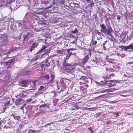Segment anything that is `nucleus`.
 I'll return each mask as SVG.
<instances>
[{"instance_id": "nucleus-1", "label": "nucleus", "mask_w": 133, "mask_h": 133, "mask_svg": "<svg viewBox=\"0 0 133 133\" xmlns=\"http://www.w3.org/2000/svg\"><path fill=\"white\" fill-rule=\"evenodd\" d=\"M66 52L67 54L66 56L64 58V61L62 65L65 68L66 72L68 74L74 75L75 74L74 71L75 69L74 66L71 64L67 63H66V60L68 59L72 55V52H68L67 51Z\"/></svg>"}, {"instance_id": "nucleus-2", "label": "nucleus", "mask_w": 133, "mask_h": 133, "mask_svg": "<svg viewBox=\"0 0 133 133\" xmlns=\"http://www.w3.org/2000/svg\"><path fill=\"white\" fill-rule=\"evenodd\" d=\"M29 23V22L27 20H23L17 23L18 27L16 26V27L15 28V29L20 30L23 28H27L26 25L28 24Z\"/></svg>"}, {"instance_id": "nucleus-3", "label": "nucleus", "mask_w": 133, "mask_h": 133, "mask_svg": "<svg viewBox=\"0 0 133 133\" xmlns=\"http://www.w3.org/2000/svg\"><path fill=\"white\" fill-rule=\"evenodd\" d=\"M30 36H31L30 33L28 32H26L23 36L24 38L23 40V43H26L28 41L29 38L30 37Z\"/></svg>"}, {"instance_id": "nucleus-4", "label": "nucleus", "mask_w": 133, "mask_h": 133, "mask_svg": "<svg viewBox=\"0 0 133 133\" xmlns=\"http://www.w3.org/2000/svg\"><path fill=\"white\" fill-rule=\"evenodd\" d=\"M113 31H114L112 28L110 27L107 29L104 33L113 38V37L112 34L111 32Z\"/></svg>"}, {"instance_id": "nucleus-5", "label": "nucleus", "mask_w": 133, "mask_h": 133, "mask_svg": "<svg viewBox=\"0 0 133 133\" xmlns=\"http://www.w3.org/2000/svg\"><path fill=\"white\" fill-rule=\"evenodd\" d=\"M27 96V93L25 91H22L20 94H18L17 97L18 98H22Z\"/></svg>"}, {"instance_id": "nucleus-6", "label": "nucleus", "mask_w": 133, "mask_h": 133, "mask_svg": "<svg viewBox=\"0 0 133 133\" xmlns=\"http://www.w3.org/2000/svg\"><path fill=\"white\" fill-rule=\"evenodd\" d=\"M100 27L101 28L100 31L101 32L104 33L107 29L106 27L104 24H102L100 25Z\"/></svg>"}, {"instance_id": "nucleus-7", "label": "nucleus", "mask_w": 133, "mask_h": 133, "mask_svg": "<svg viewBox=\"0 0 133 133\" xmlns=\"http://www.w3.org/2000/svg\"><path fill=\"white\" fill-rule=\"evenodd\" d=\"M8 37V36L6 34H5L2 35H1L0 38L3 41H5L7 40Z\"/></svg>"}, {"instance_id": "nucleus-8", "label": "nucleus", "mask_w": 133, "mask_h": 133, "mask_svg": "<svg viewBox=\"0 0 133 133\" xmlns=\"http://www.w3.org/2000/svg\"><path fill=\"white\" fill-rule=\"evenodd\" d=\"M23 102V99H17L15 102L16 104L17 105H20Z\"/></svg>"}, {"instance_id": "nucleus-9", "label": "nucleus", "mask_w": 133, "mask_h": 133, "mask_svg": "<svg viewBox=\"0 0 133 133\" xmlns=\"http://www.w3.org/2000/svg\"><path fill=\"white\" fill-rule=\"evenodd\" d=\"M41 78L44 79H49V76L48 74H44L41 76Z\"/></svg>"}, {"instance_id": "nucleus-10", "label": "nucleus", "mask_w": 133, "mask_h": 133, "mask_svg": "<svg viewBox=\"0 0 133 133\" xmlns=\"http://www.w3.org/2000/svg\"><path fill=\"white\" fill-rule=\"evenodd\" d=\"M21 84H22V86L26 87L28 83V81H22L21 82Z\"/></svg>"}, {"instance_id": "nucleus-11", "label": "nucleus", "mask_w": 133, "mask_h": 133, "mask_svg": "<svg viewBox=\"0 0 133 133\" xmlns=\"http://www.w3.org/2000/svg\"><path fill=\"white\" fill-rule=\"evenodd\" d=\"M13 61L11 59L8 61H6V65H8V68L10 67V65L12 63Z\"/></svg>"}, {"instance_id": "nucleus-12", "label": "nucleus", "mask_w": 133, "mask_h": 133, "mask_svg": "<svg viewBox=\"0 0 133 133\" xmlns=\"http://www.w3.org/2000/svg\"><path fill=\"white\" fill-rule=\"evenodd\" d=\"M128 49H131L130 50L131 52L133 51V43L127 46Z\"/></svg>"}, {"instance_id": "nucleus-13", "label": "nucleus", "mask_w": 133, "mask_h": 133, "mask_svg": "<svg viewBox=\"0 0 133 133\" xmlns=\"http://www.w3.org/2000/svg\"><path fill=\"white\" fill-rule=\"evenodd\" d=\"M47 47V46L45 45H43L42 46V48L40 49L39 51L38 52V53L44 51L45 49Z\"/></svg>"}, {"instance_id": "nucleus-14", "label": "nucleus", "mask_w": 133, "mask_h": 133, "mask_svg": "<svg viewBox=\"0 0 133 133\" xmlns=\"http://www.w3.org/2000/svg\"><path fill=\"white\" fill-rule=\"evenodd\" d=\"M19 47H13L12 48H11L10 49V51H12V52H15V51H16L18 49L20 48Z\"/></svg>"}, {"instance_id": "nucleus-15", "label": "nucleus", "mask_w": 133, "mask_h": 133, "mask_svg": "<svg viewBox=\"0 0 133 133\" xmlns=\"http://www.w3.org/2000/svg\"><path fill=\"white\" fill-rule=\"evenodd\" d=\"M89 58V56L88 55H87L85 56L83 59V60L84 61V62H86L88 61V58Z\"/></svg>"}, {"instance_id": "nucleus-16", "label": "nucleus", "mask_w": 133, "mask_h": 133, "mask_svg": "<svg viewBox=\"0 0 133 133\" xmlns=\"http://www.w3.org/2000/svg\"><path fill=\"white\" fill-rule=\"evenodd\" d=\"M78 109V107H77V105L76 104H75L71 107V110H74Z\"/></svg>"}, {"instance_id": "nucleus-17", "label": "nucleus", "mask_w": 133, "mask_h": 133, "mask_svg": "<svg viewBox=\"0 0 133 133\" xmlns=\"http://www.w3.org/2000/svg\"><path fill=\"white\" fill-rule=\"evenodd\" d=\"M107 82H112V83H118V80H108L107 81Z\"/></svg>"}, {"instance_id": "nucleus-18", "label": "nucleus", "mask_w": 133, "mask_h": 133, "mask_svg": "<svg viewBox=\"0 0 133 133\" xmlns=\"http://www.w3.org/2000/svg\"><path fill=\"white\" fill-rule=\"evenodd\" d=\"M121 112L119 111L116 112H114L113 114L116 115V117H118L119 116V114H121Z\"/></svg>"}, {"instance_id": "nucleus-19", "label": "nucleus", "mask_w": 133, "mask_h": 133, "mask_svg": "<svg viewBox=\"0 0 133 133\" xmlns=\"http://www.w3.org/2000/svg\"><path fill=\"white\" fill-rule=\"evenodd\" d=\"M72 97V95H70L68 96V97H66V101H69Z\"/></svg>"}, {"instance_id": "nucleus-20", "label": "nucleus", "mask_w": 133, "mask_h": 133, "mask_svg": "<svg viewBox=\"0 0 133 133\" xmlns=\"http://www.w3.org/2000/svg\"><path fill=\"white\" fill-rule=\"evenodd\" d=\"M71 33L72 34H75L78 32V31L76 28L74 30H72L71 31Z\"/></svg>"}, {"instance_id": "nucleus-21", "label": "nucleus", "mask_w": 133, "mask_h": 133, "mask_svg": "<svg viewBox=\"0 0 133 133\" xmlns=\"http://www.w3.org/2000/svg\"><path fill=\"white\" fill-rule=\"evenodd\" d=\"M128 50L127 46H123V51H127Z\"/></svg>"}, {"instance_id": "nucleus-22", "label": "nucleus", "mask_w": 133, "mask_h": 133, "mask_svg": "<svg viewBox=\"0 0 133 133\" xmlns=\"http://www.w3.org/2000/svg\"><path fill=\"white\" fill-rule=\"evenodd\" d=\"M47 106V104H42L40 105L39 106L40 108H44L45 107Z\"/></svg>"}, {"instance_id": "nucleus-23", "label": "nucleus", "mask_w": 133, "mask_h": 133, "mask_svg": "<svg viewBox=\"0 0 133 133\" xmlns=\"http://www.w3.org/2000/svg\"><path fill=\"white\" fill-rule=\"evenodd\" d=\"M75 50H76V49H75L73 48H70V49H67L66 51H67L68 52H71V51Z\"/></svg>"}, {"instance_id": "nucleus-24", "label": "nucleus", "mask_w": 133, "mask_h": 133, "mask_svg": "<svg viewBox=\"0 0 133 133\" xmlns=\"http://www.w3.org/2000/svg\"><path fill=\"white\" fill-rule=\"evenodd\" d=\"M37 45V44L36 43H33L32 45L31 46L32 48H35L36 47Z\"/></svg>"}, {"instance_id": "nucleus-25", "label": "nucleus", "mask_w": 133, "mask_h": 133, "mask_svg": "<svg viewBox=\"0 0 133 133\" xmlns=\"http://www.w3.org/2000/svg\"><path fill=\"white\" fill-rule=\"evenodd\" d=\"M46 63L45 64H43V66H45V67H49L50 65V63L49 62H48Z\"/></svg>"}, {"instance_id": "nucleus-26", "label": "nucleus", "mask_w": 133, "mask_h": 133, "mask_svg": "<svg viewBox=\"0 0 133 133\" xmlns=\"http://www.w3.org/2000/svg\"><path fill=\"white\" fill-rule=\"evenodd\" d=\"M39 132V131L38 130H33L31 132V133H38Z\"/></svg>"}, {"instance_id": "nucleus-27", "label": "nucleus", "mask_w": 133, "mask_h": 133, "mask_svg": "<svg viewBox=\"0 0 133 133\" xmlns=\"http://www.w3.org/2000/svg\"><path fill=\"white\" fill-rule=\"evenodd\" d=\"M32 100V98H30L26 100V103H27L28 102H31Z\"/></svg>"}, {"instance_id": "nucleus-28", "label": "nucleus", "mask_w": 133, "mask_h": 133, "mask_svg": "<svg viewBox=\"0 0 133 133\" xmlns=\"http://www.w3.org/2000/svg\"><path fill=\"white\" fill-rule=\"evenodd\" d=\"M115 85V84H112L111 83H110L108 84L107 86H109V87H111Z\"/></svg>"}, {"instance_id": "nucleus-29", "label": "nucleus", "mask_w": 133, "mask_h": 133, "mask_svg": "<svg viewBox=\"0 0 133 133\" xmlns=\"http://www.w3.org/2000/svg\"><path fill=\"white\" fill-rule=\"evenodd\" d=\"M54 77L53 75H52L51 74V79L49 82V83H51L53 81H52V80L54 78Z\"/></svg>"}, {"instance_id": "nucleus-30", "label": "nucleus", "mask_w": 133, "mask_h": 133, "mask_svg": "<svg viewBox=\"0 0 133 133\" xmlns=\"http://www.w3.org/2000/svg\"><path fill=\"white\" fill-rule=\"evenodd\" d=\"M37 81L36 80H35V81H34V80H33L32 81V82L33 83V84L34 86H35L36 85V82H37Z\"/></svg>"}, {"instance_id": "nucleus-31", "label": "nucleus", "mask_w": 133, "mask_h": 133, "mask_svg": "<svg viewBox=\"0 0 133 133\" xmlns=\"http://www.w3.org/2000/svg\"><path fill=\"white\" fill-rule=\"evenodd\" d=\"M97 41H93L92 42V45H95L97 44Z\"/></svg>"}, {"instance_id": "nucleus-32", "label": "nucleus", "mask_w": 133, "mask_h": 133, "mask_svg": "<svg viewBox=\"0 0 133 133\" xmlns=\"http://www.w3.org/2000/svg\"><path fill=\"white\" fill-rule=\"evenodd\" d=\"M44 88V87L42 86H41L38 89V90H42Z\"/></svg>"}, {"instance_id": "nucleus-33", "label": "nucleus", "mask_w": 133, "mask_h": 133, "mask_svg": "<svg viewBox=\"0 0 133 133\" xmlns=\"http://www.w3.org/2000/svg\"><path fill=\"white\" fill-rule=\"evenodd\" d=\"M34 48H32V46H31L30 48L29 51L30 52H31L32 51L34 50Z\"/></svg>"}, {"instance_id": "nucleus-34", "label": "nucleus", "mask_w": 133, "mask_h": 133, "mask_svg": "<svg viewBox=\"0 0 133 133\" xmlns=\"http://www.w3.org/2000/svg\"><path fill=\"white\" fill-rule=\"evenodd\" d=\"M123 46L121 45V46H118L119 48H120L121 49L120 50L121 51H123Z\"/></svg>"}, {"instance_id": "nucleus-35", "label": "nucleus", "mask_w": 133, "mask_h": 133, "mask_svg": "<svg viewBox=\"0 0 133 133\" xmlns=\"http://www.w3.org/2000/svg\"><path fill=\"white\" fill-rule=\"evenodd\" d=\"M108 89H106L102 90V92H107L108 91Z\"/></svg>"}, {"instance_id": "nucleus-36", "label": "nucleus", "mask_w": 133, "mask_h": 133, "mask_svg": "<svg viewBox=\"0 0 133 133\" xmlns=\"http://www.w3.org/2000/svg\"><path fill=\"white\" fill-rule=\"evenodd\" d=\"M48 62V59H45L44 61H43V63H47Z\"/></svg>"}, {"instance_id": "nucleus-37", "label": "nucleus", "mask_w": 133, "mask_h": 133, "mask_svg": "<svg viewBox=\"0 0 133 133\" xmlns=\"http://www.w3.org/2000/svg\"><path fill=\"white\" fill-rule=\"evenodd\" d=\"M86 62H84V61H81L80 62V64H85Z\"/></svg>"}, {"instance_id": "nucleus-38", "label": "nucleus", "mask_w": 133, "mask_h": 133, "mask_svg": "<svg viewBox=\"0 0 133 133\" xmlns=\"http://www.w3.org/2000/svg\"><path fill=\"white\" fill-rule=\"evenodd\" d=\"M117 19L118 20H120V19L121 18V17L119 15H118L117 16Z\"/></svg>"}, {"instance_id": "nucleus-39", "label": "nucleus", "mask_w": 133, "mask_h": 133, "mask_svg": "<svg viewBox=\"0 0 133 133\" xmlns=\"http://www.w3.org/2000/svg\"><path fill=\"white\" fill-rule=\"evenodd\" d=\"M12 51H10V49L8 51V52H7L6 54H10V53Z\"/></svg>"}, {"instance_id": "nucleus-40", "label": "nucleus", "mask_w": 133, "mask_h": 133, "mask_svg": "<svg viewBox=\"0 0 133 133\" xmlns=\"http://www.w3.org/2000/svg\"><path fill=\"white\" fill-rule=\"evenodd\" d=\"M6 108L5 107H3V111L2 112H3L5 111L6 110Z\"/></svg>"}, {"instance_id": "nucleus-41", "label": "nucleus", "mask_w": 133, "mask_h": 133, "mask_svg": "<svg viewBox=\"0 0 133 133\" xmlns=\"http://www.w3.org/2000/svg\"><path fill=\"white\" fill-rule=\"evenodd\" d=\"M94 5V4L92 3H91L90 4V6L91 7H92Z\"/></svg>"}, {"instance_id": "nucleus-42", "label": "nucleus", "mask_w": 133, "mask_h": 133, "mask_svg": "<svg viewBox=\"0 0 133 133\" xmlns=\"http://www.w3.org/2000/svg\"><path fill=\"white\" fill-rule=\"evenodd\" d=\"M3 27L1 28V30H3L5 29V27H3V26H2Z\"/></svg>"}, {"instance_id": "nucleus-43", "label": "nucleus", "mask_w": 133, "mask_h": 133, "mask_svg": "<svg viewBox=\"0 0 133 133\" xmlns=\"http://www.w3.org/2000/svg\"><path fill=\"white\" fill-rule=\"evenodd\" d=\"M103 49L104 50H106V48L105 46H103Z\"/></svg>"}, {"instance_id": "nucleus-44", "label": "nucleus", "mask_w": 133, "mask_h": 133, "mask_svg": "<svg viewBox=\"0 0 133 133\" xmlns=\"http://www.w3.org/2000/svg\"><path fill=\"white\" fill-rule=\"evenodd\" d=\"M8 57V56H7L6 57H4V58H3V60H5Z\"/></svg>"}, {"instance_id": "nucleus-45", "label": "nucleus", "mask_w": 133, "mask_h": 133, "mask_svg": "<svg viewBox=\"0 0 133 133\" xmlns=\"http://www.w3.org/2000/svg\"><path fill=\"white\" fill-rule=\"evenodd\" d=\"M110 123V122L109 121H107V122H106V123L107 124H109V123Z\"/></svg>"}, {"instance_id": "nucleus-46", "label": "nucleus", "mask_w": 133, "mask_h": 133, "mask_svg": "<svg viewBox=\"0 0 133 133\" xmlns=\"http://www.w3.org/2000/svg\"><path fill=\"white\" fill-rule=\"evenodd\" d=\"M114 74H111L110 75V76H114Z\"/></svg>"}, {"instance_id": "nucleus-47", "label": "nucleus", "mask_w": 133, "mask_h": 133, "mask_svg": "<svg viewBox=\"0 0 133 133\" xmlns=\"http://www.w3.org/2000/svg\"><path fill=\"white\" fill-rule=\"evenodd\" d=\"M52 6L51 5H50V6H49V7H48L47 8L48 9H49V8H51Z\"/></svg>"}, {"instance_id": "nucleus-48", "label": "nucleus", "mask_w": 133, "mask_h": 133, "mask_svg": "<svg viewBox=\"0 0 133 133\" xmlns=\"http://www.w3.org/2000/svg\"><path fill=\"white\" fill-rule=\"evenodd\" d=\"M90 0H86V1L88 3L89 2Z\"/></svg>"}, {"instance_id": "nucleus-49", "label": "nucleus", "mask_w": 133, "mask_h": 133, "mask_svg": "<svg viewBox=\"0 0 133 133\" xmlns=\"http://www.w3.org/2000/svg\"><path fill=\"white\" fill-rule=\"evenodd\" d=\"M23 107H24L23 106H22L21 107V109H23Z\"/></svg>"}, {"instance_id": "nucleus-50", "label": "nucleus", "mask_w": 133, "mask_h": 133, "mask_svg": "<svg viewBox=\"0 0 133 133\" xmlns=\"http://www.w3.org/2000/svg\"><path fill=\"white\" fill-rule=\"evenodd\" d=\"M72 55H76V54L75 53H72Z\"/></svg>"}, {"instance_id": "nucleus-51", "label": "nucleus", "mask_w": 133, "mask_h": 133, "mask_svg": "<svg viewBox=\"0 0 133 133\" xmlns=\"http://www.w3.org/2000/svg\"><path fill=\"white\" fill-rule=\"evenodd\" d=\"M105 43L104 42L103 44V46H104L105 45Z\"/></svg>"}, {"instance_id": "nucleus-52", "label": "nucleus", "mask_w": 133, "mask_h": 133, "mask_svg": "<svg viewBox=\"0 0 133 133\" xmlns=\"http://www.w3.org/2000/svg\"><path fill=\"white\" fill-rule=\"evenodd\" d=\"M108 41L107 40H106L104 42L106 43Z\"/></svg>"}, {"instance_id": "nucleus-53", "label": "nucleus", "mask_w": 133, "mask_h": 133, "mask_svg": "<svg viewBox=\"0 0 133 133\" xmlns=\"http://www.w3.org/2000/svg\"><path fill=\"white\" fill-rule=\"evenodd\" d=\"M5 26H6L7 28H8V25H6Z\"/></svg>"}, {"instance_id": "nucleus-54", "label": "nucleus", "mask_w": 133, "mask_h": 133, "mask_svg": "<svg viewBox=\"0 0 133 133\" xmlns=\"http://www.w3.org/2000/svg\"><path fill=\"white\" fill-rule=\"evenodd\" d=\"M102 96V95H101V96H99L98 97H101V96Z\"/></svg>"}, {"instance_id": "nucleus-55", "label": "nucleus", "mask_w": 133, "mask_h": 133, "mask_svg": "<svg viewBox=\"0 0 133 133\" xmlns=\"http://www.w3.org/2000/svg\"><path fill=\"white\" fill-rule=\"evenodd\" d=\"M122 96H125L124 95H122Z\"/></svg>"}, {"instance_id": "nucleus-56", "label": "nucleus", "mask_w": 133, "mask_h": 133, "mask_svg": "<svg viewBox=\"0 0 133 133\" xmlns=\"http://www.w3.org/2000/svg\"><path fill=\"white\" fill-rule=\"evenodd\" d=\"M38 57H38H37L38 58H40V57Z\"/></svg>"}, {"instance_id": "nucleus-57", "label": "nucleus", "mask_w": 133, "mask_h": 133, "mask_svg": "<svg viewBox=\"0 0 133 133\" xmlns=\"http://www.w3.org/2000/svg\"><path fill=\"white\" fill-rule=\"evenodd\" d=\"M121 57H123L121 55Z\"/></svg>"}, {"instance_id": "nucleus-58", "label": "nucleus", "mask_w": 133, "mask_h": 133, "mask_svg": "<svg viewBox=\"0 0 133 133\" xmlns=\"http://www.w3.org/2000/svg\"><path fill=\"white\" fill-rule=\"evenodd\" d=\"M16 25H15V27L16 26Z\"/></svg>"}, {"instance_id": "nucleus-59", "label": "nucleus", "mask_w": 133, "mask_h": 133, "mask_svg": "<svg viewBox=\"0 0 133 133\" xmlns=\"http://www.w3.org/2000/svg\"><path fill=\"white\" fill-rule=\"evenodd\" d=\"M90 130V131H91V130L90 129V130Z\"/></svg>"}]
</instances>
